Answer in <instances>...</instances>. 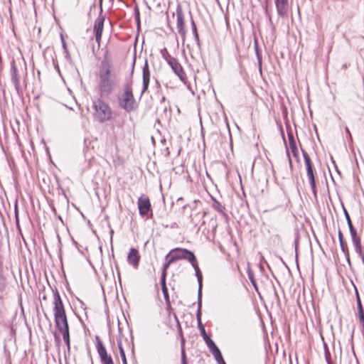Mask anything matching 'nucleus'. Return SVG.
<instances>
[{"label":"nucleus","mask_w":364,"mask_h":364,"mask_svg":"<svg viewBox=\"0 0 364 364\" xmlns=\"http://www.w3.org/2000/svg\"><path fill=\"white\" fill-rule=\"evenodd\" d=\"M119 82L117 71L111 61L107 58L102 60L98 73V90L101 96H108L117 87Z\"/></svg>","instance_id":"nucleus-1"},{"label":"nucleus","mask_w":364,"mask_h":364,"mask_svg":"<svg viewBox=\"0 0 364 364\" xmlns=\"http://www.w3.org/2000/svg\"><path fill=\"white\" fill-rule=\"evenodd\" d=\"M54 320L56 328L62 333L63 341L70 339L69 326L60 296L56 290L53 298Z\"/></svg>","instance_id":"nucleus-2"},{"label":"nucleus","mask_w":364,"mask_h":364,"mask_svg":"<svg viewBox=\"0 0 364 364\" xmlns=\"http://www.w3.org/2000/svg\"><path fill=\"white\" fill-rule=\"evenodd\" d=\"M11 79L17 92L20 89V81L27 75L26 63L24 59H13L11 62Z\"/></svg>","instance_id":"nucleus-3"},{"label":"nucleus","mask_w":364,"mask_h":364,"mask_svg":"<svg viewBox=\"0 0 364 364\" xmlns=\"http://www.w3.org/2000/svg\"><path fill=\"white\" fill-rule=\"evenodd\" d=\"M92 107L95 110L94 117L100 122L102 123L111 119L112 112L108 104L100 99L92 101Z\"/></svg>","instance_id":"nucleus-4"},{"label":"nucleus","mask_w":364,"mask_h":364,"mask_svg":"<svg viewBox=\"0 0 364 364\" xmlns=\"http://www.w3.org/2000/svg\"><path fill=\"white\" fill-rule=\"evenodd\" d=\"M119 105L128 112L135 110L137 107V104L132 92V80L124 86L123 94L119 98Z\"/></svg>","instance_id":"nucleus-5"},{"label":"nucleus","mask_w":364,"mask_h":364,"mask_svg":"<svg viewBox=\"0 0 364 364\" xmlns=\"http://www.w3.org/2000/svg\"><path fill=\"white\" fill-rule=\"evenodd\" d=\"M171 256V262H175L179 259H186L190 263L194 262L196 258L193 252L183 248H175L172 250L166 257Z\"/></svg>","instance_id":"nucleus-6"},{"label":"nucleus","mask_w":364,"mask_h":364,"mask_svg":"<svg viewBox=\"0 0 364 364\" xmlns=\"http://www.w3.org/2000/svg\"><path fill=\"white\" fill-rule=\"evenodd\" d=\"M96 348L102 364H114L112 357L107 354L102 342L98 336L96 337Z\"/></svg>","instance_id":"nucleus-7"},{"label":"nucleus","mask_w":364,"mask_h":364,"mask_svg":"<svg viewBox=\"0 0 364 364\" xmlns=\"http://www.w3.org/2000/svg\"><path fill=\"white\" fill-rule=\"evenodd\" d=\"M176 28L178 33L183 38V40L185 39L186 37V29L184 26V16L183 14L182 9L180 5H178L176 8Z\"/></svg>","instance_id":"nucleus-8"},{"label":"nucleus","mask_w":364,"mask_h":364,"mask_svg":"<svg viewBox=\"0 0 364 364\" xmlns=\"http://www.w3.org/2000/svg\"><path fill=\"white\" fill-rule=\"evenodd\" d=\"M201 307H202V301L198 302V310L196 314L197 321H198V326L200 330V334L205 342L206 344L209 343V342L213 341V340L208 336L206 333L205 329L201 323Z\"/></svg>","instance_id":"nucleus-9"},{"label":"nucleus","mask_w":364,"mask_h":364,"mask_svg":"<svg viewBox=\"0 0 364 364\" xmlns=\"http://www.w3.org/2000/svg\"><path fill=\"white\" fill-rule=\"evenodd\" d=\"M168 65L171 68L173 73L179 77V79L182 82H185L186 80V75L178 60L171 59V62H169Z\"/></svg>","instance_id":"nucleus-10"},{"label":"nucleus","mask_w":364,"mask_h":364,"mask_svg":"<svg viewBox=\"0 0 364 364\" xmlns=\"http://www.w3.org/2000/svg\"><path fill=\"white\" fill-rule=\"evenodd\" d=\"M191 264L195 270L196 276L197 277V280L198 282V302L202 301V281H203L202 273L198 267L196 258L195 259L194 262H191Z\"/></svg>","instance_id":"nucleus-11"},{"label":"nucleus","mask_w":364,"mask_h":364,"mask_svg":"<svg viewBox=\"0 0 364 364\" xmlns=\"http://www.w3.org/2000/svg\"><path fill=\"white\" fill-rule=\"evenodd\" d=\"M105 18L102 16H99L95 21L94 32L95 34V39L98 45L102 38V33L104 28Z\"/></svg>","instance_id":"nucleus-12"},{"label":"nucleus","mask_w":364,"mask_h":364,"mask_svg":"<svg viewBox=\"0 0 364 364\" xmlns=\"http://www.w3.org/2000/svg\"><path fill=\"white\" fill-rule=\"evenodd\" d=\"M206 345H207L209 350L213 355L216 362L218 364H225V360L221 354V352H220V349L218 348V347L215 343V342L213 341L211 342H209V343H208Z\"/></svg>","instance_id":"nucleus-13"},{"label":"nucleus","mask_w":364,"mask_h":364,"mask_svg":"<svg viewBox=\"0 0 364 364\" xmlns=\"http://www.w3.org/2000/svg\"><path fill=\"white\" fill-rule=\"evenodd\" d=\"M138 208L141 215H145L151 209L150 200L147 197H140L138 199Z\"/></svg>","instance_id":"nucleus-14"},{"label":"nucleus","mask_w":364,"mask_h":364,"mask_svg":"<svg viewBox=\"0 0 364 364\" xmlns=\"http://www.w3.org/2000/svg\"><path fill=\"white\" fill-rule=\"evenodd\" d=\"M275 6L279 16L287 17L288 15V0H275Z\"/></svg>","instance_id":"nucleus-15"},{"label":"nucleus","mask_w":364,"mask_h":364,"mask_svg":"<svg viewBox=\"0 0 364 364\" xmlns=\"http://www.w3.org/2000/svg\"><path fill=\"white\" fill-rule=\"evenodd\" d=\"M140 261V255L135 248H131L127 256V262L134 268L137 269Z\"/></svg>","instance_id":"nucleus-16"},{"label":"nucleus","mask_w":364,"mask_h":364,"mask_svg":"<svg viewBox=\"0 0 364 364\" xmlns=\"http://www.w3.org/2000/svg\"><path fill=\"white\" fill-rule=\"evenodd\" d=\"M150 75H151V74H150V70L149 68V65H148L147 60H146L145 63L144 65V67H143V70H142L143 87H142V90H141V94L145 92L149 87V81H150Z\"/></svg>","instance_id":"nucleus-17"},{"label":"nucleus","mask_w":364,"mask_h":364,"mask_svg":"<svg viewBox=\"0 0 364 364\" xmlns=\"http://www.w3.org/2000/svg\"><path fill=\"white\" fill-rule=\"evenodd\" d=\"M306 175L309 181L312 193H314V196L316 197V186L313 169L307 170Z\"/></svg>","instance_id":"nucleus-18"},{"label":"nucleus","mask_w":364,"mask_h":364,"mask_svg":"<svg viewBox=\"0 0 364 364\" xmlns=\"http://www.w3.org/2000/svg\"><path fill=\"white\" fill-rule=\"evenodd\" d=\"M339 243L342 252L344 254L348 262L350 263L349 251L346 242L344 240H341Z\"/></svg>","instance_id":"nucleus-19"},{"label":"nucleus","mask_w":364,"mask_h":364,"mask_svg":"<svg viewBox=\"0 0 364 364\" xmlns=\"http://www.w3.org/2000/svg\"><path fill=\"white\" fill-rule=\"evenodd\" d=\"M302 154H303V157L304 159V163L306 165V171L313 169L312 163H311V159H310L309 154L306 153V151H305L303 149H302Z\"/></svg>","instance_id":"nucleus-20"},{"label":"nucleus","mask_w":364,"mask_h":364,"mask_svg":"<svg viewBox=\"0 0 364 364\" xmlns=\"http://www.w3.org/2000/svg\"><path fill=\"white\" fill-rule=\"evenodd\" d=\"M323 348H324V356L326 360L327 364H333V359L331 357V354L328 349L327 344L323 342Z\"/></svg>","instance_id":"nucleus-21"},{"label":"nucleus","mask_w":364,"mask_h":364,"mask_svg":"<svg viewBox=\"0 0 364 364\" xmlns=\"http://www.w3.org/2000/svg\"><path fill=\"white\" fill-rule=\"evenodd\" d=\"M191 28H192L193 34L194 36L195 41H196V43L199 46L200 45L199 36H198V33L197 31L196 25L195 21H193V18H191Z\"/></svg>","instance_id":"nucleus-22"},{"label":"nucleus","mask_w":364,"mask_h":364,"mask_svg":"<svg viewBox=\"0 0 364 364\" xmlns=\"http://www.w3.org/2000/svg\"><path fill=\"white\" fill-rule=\"evenodd\" d=\"M161 289L164 296V298L166 301H168V289L166 285V279L161 278Z\"/></svg>","instance_id":"nucleus-23"},{"label":"nucleus","mask_w":364,"mask_h":364,"mask_svg":"<svg viewBox=\"0 0 364 364\" xmlns=\"http://www.w3.org/2000/svg\"><path fill=\"white\" fill-rule=\"evenodd\" d=\"M213 208L220 213H224L225 207L220 202L217 201L215 199H213Z\"/></svg>","instance_id":"nucleus-24"},{"label":"nucleus","mask_w":364,"mask_h":364,"mask_svg":"<svg viewBox=\"0 0 364 364\" xmlns=\"http://www.w3.org/2000/svg\"><path fill=\"white\" fill-rule=\"evenodd\" d=\"M173 262H171V256H169V259L168 260L167 262H166L164 265H163V267H162V270H161V278H164L166 279V271L168 268V267L170 266V264L172 263Z\"/></svg>","instance_id":"nucleus-25"},{"label":"nucleus","mask_w":364,"mask_h":364,"mask_svg":"<svg viewBox=\"0 0 364 364\" xmlns=\"http://www.w3.org/2000/svg\"><path fill=\"white\" fill-rule=\"evenodd\" d=\"M248 278L256 291H258L257 285L255 279L254 274L251 269L247 270Z\"/></svg>","instance_id":"nucleus-26"},{"label":"nucleus","mask_w":364,"mask_h":364,"mask_svg":"<svg viewBox=\"0 0 364 364\" xmlns=\"http://www.w3.org/2000/svg\"><path fill=\"white\" fill-rule=\"evenodd\" d=\"M117 345H118V347H119V353H120V356H121V358H122V363L123 364H126L127 358H126V355H125V353H124V348H123L122 345V342L119 341L117 343Z\"/></svg>","instance_id":"nucleus-27"},{"label":"nucleus","mask_w":364,"mask_h":364,"mask_svg":"<svg viewBox=\"0 0 364 364\" xmlns=\"http://www.w3.org/2000/svg\"><path fill=\"white\" fill-rule=\"evenodd\" d=\"M161 55L168 64L171 62V59H176L168 53L166 48L161 50Z\"/></svg>","instance_id":"nucleus-28"},{"label":"nucleus","mask_w":364,"mask_h":364,"mask_svg":"<svg viewBox=\"0 0 364 364\" xmlns=\"http://www.w3.org/2000/svg\"><path fill=\"white\" fill-rule=\"evenodd\" d=\"M288 139L289 143V147L294 149V146H296V143L294 139V136L292 133H288Z\"/></svg>","instance_id":"nucleus-29"},{"label":"nucleus","mask_w":364,"mask_h":364,"mask_svg":"<svg viewBox=\"0 0 364 364\" xmlns=\"http://www.w3.org/2000/svg\"><path fill=\"white\" fill-rule=\"evenodd\" d=\"M184 346V339L182 338V344H181V363L182 364H188L186 360V355L185 353V350L183 348Z\"/></svg>","instance_id":"nucleus-30"},{"label":"nucleus","mask_w":364,"mask_h":364,"mask_svg":"<svg viewBox=\"0 0 364 364\" xmlns=\"http://www.w3.org/2000/svg\"><path fill=\"white\" fill-rule=\"evenodd\" d=\"M343 213L345 215V217H346V221H347V223H348V226L349 227V226L353 225L351 220H350V215H349L348 211L346 210V209L344 207H343Z\"/></svg>","instance_id":"nucleus-31"},{"label":"nucleus","mask_w":364,"mask_h":364,"mask_svg":"<svg viewBox=\"0 0 364 364\" xmlns=\"http://www.w3.org/2000/svg\"><path fill=\"white\" fill-rule=\"evenodd\" d=\"M358 317H359V321H360L364 320V310H363V309H358Z\"/></svg>","instance_id":"nucleus-32"},{"label":"nucleus","mask_w":364,"mask_h":364,"mask_svg":"<svg viewBox=\"0 0 364 364\" xmlns=\"http://www.w3.org/2000/svg\"><path fill=\"white\" fill-rule=\"evenodd\" d=\"M255 47H256V54H257V59H258V63H259V65H261V64H262V56H261L260 53H259L257 46H256Z\"/></svg>","instance_id":"nucleus-33"},{"label":"nucleus","mask_w":364,"mask_h":364,"mask_svg":"<svg viewBox=\"0 0 364 364\" xmlns=\"http://www.w3.org/2000/svg\"><path fill=\"white\" fill-rule=\"evenodd\" d=\"M255 47H256V54H257V59H258V63H259V65H261V64H262V56H261L260 53H259L257 46H256Z\"/></svg>","instance_id":"nucleus-34"},{"label":"nucleus","mask_w":364,"mask_h":364,"mask_svg":"<svg viewBox=\"0 0 364 364\" xmlns=\"http://www.w3.org/2000/svg\"><path fill=\"white\" fill-rule=\"evenodd\" d=\"M290 149H291V152H292V154H293L294 156H295V157H298V154H299V153H298V149H297V146H294V149H293V148H290Z\"/></svg>","instance_id":"nucleus-35"},{"label":"nucleus","mask_w":364,"mask_h":364,"mask_svg":"<svg viewBox=\"0 0 364 364\" xmlns=\"http://www.w3.org/2000/svg\"><path fill=\"white\" fill-rule=\"evenodd\" d=\"M265 14H266V15L268 17V19H269V21L270 24L272 25V16H271L270 14L268 12V10H267V7L265 8Z\"/></svg>","instance_id":"nucleus-36"},{"label":"nucleus","mask_w":364,"mask_h":364,"mask_svg":"<svg viewBox=\"0 0 364 364\" xmlns=\"http://www.w3.org/2000/svg\"><path fill=\"white\" fill-rule=\"evenodd\" d=\"M287 157H288V160H289V166L291 168H292V161H291V159L290 157V154H289V152L288 149H287Z\"/></svg>","instance_id":"nucleus-37"},{"label":"nucleus","mask_w":364,"mask_h":364,"mask_svg":"<svg viewBox=\"0 0 364 364\" xmlns=\"http://www.w3.org/2000/svg\"><path fill=\"white\" fill-rule=\"evenodd\" d=\"M338 240H339V242L341 240H344L343 233L341 230H338Z\"/></svg>","instance_id":"nucleus-38"},{"label":"nucleus","mask_w":364,"mask_h":364,"mask_svg":"<svg viewBox=\"0 0 364 364\" xmlns=\"http://www.w3.org/2000/svg\"><path fill=\"white\" fill-rule=\"evenodd\" d=\"M357 306H358V310L363 309V306H362V304H361V301H360V299H357Z\"/></svg>","instance_id":"nucleus-39"},{"label":"nucleus","mask_w":364,"mask_h":364,"mask_svg":"<svg viewBox=\"0 0 364 364\" xmlns=\"http://www.w3.org/2000/svg\"><path fill=\"white\" fill-rule=\"evenodd\" d=\"M345 129H346V133H347V134H348V135L349 136L350 139V140H352V136H351V134H350V130H349V129L348 128V127H345Z\"/></svg>","instance_id":"nucleus-40"},{"label":"nucleus","mask_w":364,"mask_h":364,"mask_svg":"<svg viewBox=\"0 0 364 364\" xmlns=\"http://www.w3.org/2000/svg\"><path fill=\"white\" fill-rule=\"evenodd\" d=\"M64 342L65 343V344H66V346L68 347V349L70 350V339L65 340Z\"/></svg>","instance_id":"nucleus-41"},{"label":"nucleus","mask_w":364,"mask_h":364,"mask_svg":"<svg viewBox=\"0 0 364 364\" xmlns=\"http://www.w3.org/2000/svg\"><path fill=\"white\" fill-rule=\"evenodd\" d=\"M363 326L362 334L364 336V320L360 321Z\"/></svg>","instance_id":"nucleus-42"},{"label":"nucleus","mask_w":364,"mask_h":364,"mask_svg":"<svg viewBox=\"0 0 364 364\" xmlns=\"http://www.w3.org/2000/svg\"><path fill=\"white\" fill-rule=\"evenodd\" d=\"M4 287H5L4 284L2 283H0V291H4Z\"/></svg>","instance_id":"nucleus-43"},{"label":"nucleus","mask_w":364,"mask_h":364,"mask_svg":"<svg viewBox=\"0 0 364 364\" xmlns=\"http://www.w3.org/2000/svg\"><path fill=\"white\" fill-rule=\"evenodd\" d=\"M15 212H16V222L18 223V214H17V207H15Z\"/></svg>","instance_id":"nucleus-44"},{"label":"nucleus","mask_w":364,"mask_h":364,"mask_svg":"<svg viewBox=\"0 0 364 364\" xmlns=\"http://www.w3.org/2000/svg\"><path fill=\"white\" fill-rule=\"evenodd\" d=\"M136 20H137L138 23H139V12H137V14H136Z\"/></svg>","instance_id":"nucleus-45"},{"label":"nucleus","mask_w":364,"mask_h":364,"mask_svg":"<svg viewBox=\"0 0 364 364\" xmlns=\"http://www.w3.org/2000/svg\"><path fill=\"white\" fill-rule=\"evenodd\" d=\"M355 291H356V300L357 299H360L358 291L355 290Z\"/></svg>","instance_id":"nucleus-46"},{"label":"nucleus","mask_w":364,"mask_h":364,"mask_svg":"<svg viewBox=\"0 0 364 364\" xmlns=\"http://www.w3.org/2000/svg\"><path fill=\"white\" fill-rule=\"evenodd\" d=\"M126 364H127V362H126Z\"/></svg>","instance_id":"nucleus-47"}]
</instances>
